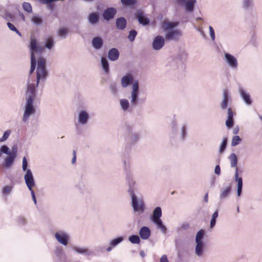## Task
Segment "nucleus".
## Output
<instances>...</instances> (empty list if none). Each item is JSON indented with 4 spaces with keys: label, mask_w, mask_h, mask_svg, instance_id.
Here are the masks:
<instances>
[{
    "label": "nucleus",
    "mask_w": 262,
    "mask_h": 262,
    "mask_svg": "<svg viewBox=\"0 0 262 262\" xmlns=\"http://www.w3.org/2000/svg\"><path fill=\"white\" fill-rule=\"evenodd\" d=\"M136 17L139 23L143 25H147L149 23V19L144 16L141 12H138L136 14Z\"/></svg>",
    "instance_id": "nucleus-27"
},
{
    "label": "nucleus",
    "mask_w": 262,
    "mask_h": 262,
    "mask_svg": "<svg viewBox=\"0 0 262 262\" xmlns=\"http://www.w3.org/2000/svg\"><path fill=\"white\" fill-rule=\"evenodd\" d=\"M110 88L112 93L114 95H116L117 94L118 89H117V84L115 83H111L110 86Z\"/></svg>",
    "instance_id": "nucleus-50"
},
{
    "label": "nucleus",
    "mask_w": 262,
    "mask_h": 262,
    "mask_svg": "<svg viewBox=\"0 0 262 262\" xmlns=\"http://www.w3.org/2000/svg\"><path fill=\"white\" fill-rule=\"evenodd\" d=\"M134 77L131 74H127L123 76L121 79V84L122 88H127L130 83H134Z\"/></svg>",
    "instance_id": "nucleus-18"
},
{
    "label": "nucleus",
    "mask_w": 262,
    "mask_h": 262,
    "mask_svg": "<svg viewBox=\"0 0 262 262\" xmlns=\"http://www.w3.org/2000/svg\"><path fill=\"white\" fill-rule=\"evenodd\" d=\"M48 76V72L46 68V60L43 57H39L37 59V66L36 68V79L35 80L31 79L29 76L27 82L29 79L33 81L35 85V90L38 85L39 83L43 84L47 79Z\"/></svg>",
    "instance_id": "nucleus-3"
},
{
    "label": "nucleus",
    "mask_w": 262,
    "mask_h": 262,
    "mask_svg": "<svg viewBox=\"0 0 262 262\" xmlns=\"http://www.w3.org/2000/svg\"><path fill=\"white\" fill-rule=\"evenodd\" d=\"M254 6L253 0H242V7L245 10L252 9Z\"/></svg>",
    "instance_id": "nucleus-28"
},
{
    "label": "nucleus",
    "mask_w": 262,
    "mask_h": 262,
    "mask_svg": "<svg viewBox=\"0 0 262 262\" xmlns=\"http://www.w3.org/2000/svg\"><path fill=\"white\" fill-rule=\"evenodd\" d=\"M137 31L135 30H132L129 31V35L128 36V38L130 41H133L134 40L136 35H137Z\"/></svg>",
    "instance_id": "nucleus-48"
},
{
    "label": "nucleus",
    "mask_w": 262,
    "mask_h": 262,
    "mask_svg": "<svg viewBox=\"0 0 262 262\" xmlns=\"http://www.w3.org/2000/svg\"><path fill=\"white\" fill-rule=\"evenodd\" d=\"M239 92L242 99L246 103V104L248 105H251L252 101L251 99L250 94L243 89H240L239 90Z\"/></svg>",
    "instance_id": "nucleus-21"
},
{
    "label": "nucleus",
    "mask_w": 262,
    "mask_h": 262,
    "mask_svg": "<svg viewBox=\"0 0 262 262\" xmlns=\"http://www.w3.org/2000/svg\"><path fill=\"white\" fill-rule=\"evenodd\" d=\"M129 241L134 244H138L140 243V238L138 235H132L130 236L128 238Z\"/></svg>",
    "instance_id": "nucleus-42"
},
{
    "label": "nucleus",
    "mask_w": 262,
    "mask_h": 262,
    "mask_svg": "<svg viewBox=\"0 0 262 262\" xmlns=\"http://www.w3.org/2000/svg\"><path fill=\"white\" fill-rule=\"evenodd\" d=\"M179 25L178 21L164 20L162 22V28L165 32V38L166 40L177 41L182 36V31L176 28Z\"/></svg>",
    "instance_id": "nucleus-2"
},
{
    "label": "nucleus",
    "mask_w": 262,
    "mask_h": 262,
    "mask_svg": "<svg viewBox=\"0 0 262 262\" xmlns=\"http://www.w3.org/2000/svg\"><path fill=\"white\" fill-rule=\"evenodd\" d=\"M54 46V40L53 37H50L47 39L45 47L49 50H51Z\"/></svg>",
    "instance_id": "nucleus-39"
},
{
    "label": "nucleus",
    "mask_w": 262,
    "mask_h": 262,
    "mask_svg": "<svg viewBox=\"0 0 262 262\" xmlns=\"http://www.w3.org/2000/svg\"><path fill=\"white\" fill-rule=\"evenodd\" d=\"M23 9L28 13L32 12V7L31 5L28 2H24L22 4Z\"/></svg>",
    "instance_id": "nucleus-44"
},
{
    "label": "nucleus",
    "mask_w": 262,
    "mask_h": 262,
    "mask_svg": "<svg viewBox=\"0 0 262 262\" xmlns=\"http://www.w3.org/2000/svg\"><path fill=\"white\" fill-rule=\"evenodd\" d=\"M171 134L175 135L177 134L178 129V121L175 118H173L171 123Z\"/></svg>",
    "instance_id": "nucleus-38"
},
{
    "label": "nucleus",
    "mask_w": 262,
    "mask_h": 262,
    "mask_svg": "<svg viewBox=\"0 0 262 262\" xmlns=\"http://www.w3.org/2000/svg\"><path fill=\"white\" fill-rule=\"evenodd\" d=\"M119 56V52L116 48H112L108 51V58L111 61L117 60Z\"/></svg>",
    "instance_id": "nucleus-23"
},
{
    "label": "nucleus",
    "mask_w": 262,
    "mask_h": 262,
    "mask_svg": "<svg viewBox=\"0 0 262 262\" xmlns=\"http://www.w3.org/2000/svg\"><path fill=\"white\" fill-rule=\"evenodd\" d=\"M24 179L26 184L29 190H33L35 185V180L30 169H28L24 176Z\"/></svg>",
    "instance_id": "nucleus-13"
},
{
    "label": "nucleus",
    "mask_w": 262,
    "mask_h": 262,
    "mask_svg": "<svg viewBox=\"0 0 262 262\" xmlns=\"http://www.w3.org/2000/svg\"><path fill=\"white\" fill-rule=\"evenodd\" d=\"M229 159L230 161L231 167L235 168V172L234 175L235 181L237 182V195L238 197H239L241 195V193L242 192L243 180L242 177H238V169L237 166V158L235 154L232 153L230 155Z\"/></svg>",
    "instance_id": "nucleus-5"
},
{
    "label": "nucleus",
    "mask_w": 262,
    "mask_h": 262,
    "mask_svg": "<svg viewBox=\"0 0 262 262\" xmlns=\"http://www.w3.org/2000/svg\"><path fill=\"white\" fill-rule=\"evenodd\" d=\"M140 255L142 257H144L145 256V253L144 251L141 250L140 252Z\"/></svg>",
    "instance_id": "nucleus-64"
},
{
    "label": "nucleus",
    "mask_w": 262,
    "mask_h": 262,
    "mask_svg": "<svg viewBox=\"0 0 262 262\" xmlns=\"http://www.w3.org/2000/svg\"><path fill=\"white\" fill-rule=\"evenodd\" d=\"M122 4L128 7H133L137 3L136 0H121Z\"/></svg>",
    "instance_id": "nucleus-43"
},
{
    "label": "nucleus",
    "mask_w": 262,
    "mask_h": 262,
    "mask_svg": "<svg viewBox=\"0 0 262 262\" xmlns=\"http://www.w3.org/2000/svg\"><path fill=\"white\" fill-rule=\"evenodd\" d=\"M31 21L36 26H40L43 22L42 17L37 14H34L32 16Z\"/></svg>",
    "instance_id": "nucleus-32"
},
{
    "label": "nucleus",
    "mask_w": 262,
    "mask_h": 262,
    "mask_svg": "<svg viewBox=\"0 0 262 262\" xmlns=\"http://www.w3.org/2000/svg\"><path fill=\"white\" fill-rule=\"evenodd\" d=\"M38 2L42 4H51V0H36Z\"/></svg>",
    "instance_id": "nucleus-60"
},
{
    "label": "nucleus",
    "mask_w": 262,
    "mask_h": 262,
    "mask_svg": "<svg viewBox=\"0 0 262 262\" xmlns=\"http://www.w3.org/2000/svg\"><path fill=\"white\" fill-rule=\"evenodd\" d=\"M129 163L127 162L126 161L124 162V168L126 172V180L129 186L128 192L129 193V190L132 189L134 191V187L136 185V182L133 179V177L130 172L128 171L129 168Z\"/></svg>",
    "instance_id": "nucleus-11"
},
{
    "label": "nucleus",
    "mask_w": 262,
    "mask_h": 262,
    "mask_svg": "<svg viewBox=\"0 0 262 262\" xmlns=\"http://www.w3.org/2000/svg\"><path fill=\"white\" fill-rule=\"evenodd\" d=\"M157 226L158 228L160 229L163 233H165L166 231V227L163 224L161 219L156 220L152 221Z\"/></svg>",
    "instance_id": "nucleus-36"
},
{
    "label": "nucleus",
    "mask_w": 262,
    "mask_h": 262,
    "mask_svg": "<svg viewBox=\"0 0 262 262\" xmlns=\"http://www.w3.org/2000/svg\"><path fill=\"white\" fill-rule=\"evenodd\" d=\"M162 216V210L160 207H157L153 211L152 221L160 219Z\"/></svg>",
    "instance_id": "nucleus-33"
},
{
    "label": "nucleus",
    "mask_w": 262,
    "mask_h": 262,
    "mask_svg": "<svg viewBox=\"0 0 262 262\" xmlns=\"http://www.w3.org/2000/svg\"><path fill=\"white\" fill-rule=\"evenodd\" d=\"M231 191V186H228L227 187H224L222 188L220 192V200H223L227 198L230 194Z\"/></svg>",
    "instance_id": "nucleus-24"
},
{
    "label": "nucleus",
    "mask_w": 262,
    "mask_h": 262,
    "mask_svg": "<svg viewBox=\"0 0 262 262\" xmlns=\"http://www.w3.org/2000/svg\"><path fill=\"white\" fill-rule=\"evenodd\" d=\"M209 31L211 40L214 41L215 40V33L213 28L211 26H209Z\"/></svg>",
    "instance_id": "nucleus-53"
},
{
    "label": "nucleus",
    "mask_w": 262,
    "mask_h": 262,
    "mask_svg": "<svg viewBox=\"0 0 262 262\" xmlns=\"http://www.w3.org/2000/svg\"><path fill=\"white\" fill-rule=\"evenodd\" d=\"M204 200V201L206 203H207L208 202V193H206L205 194Z\"/></svg>",
    "instance_id": "nucleus-62"
},
{
    "label": "nucleus",
    "mask_w": 262,
    "mask_h": 262,
    "mask_svg": "<svg viewBox=\"0 0 262 262\" xmlns=\"http://www.w3.org/2000/svg\"><path fill=\"white\" fill-rule=\"evenodd\" d=\"M227 144V139L225 138L223 139L220 147H226Z\"/></svg>",
    "instance_id": "nucleus-57"
},
{
    "label": "nucleus",
    "mask_w": 262,
    "mask_h": 262,
    "mask_svg": "<svg viewBox=\"0 0 262 262\" xmlns=\"http://www.w3.org/2000/svg\"><path fill=\"white\" fill-rule=\"evenodd\" d=\"M214 173L218 176L221 174V168L219 165L215 166L214 169Z\"/></svg>",
    "instance_id": "nucleus-55"
},
{
    "label": "nucleus",
    "mask_w": 262,
    "mask_h": 262,
    "mask_svg": "<svg viewBox=\"0 0 262 262\" xmlns=\"http://www.w3.org/2000/svg\"><path fill=\"white\" fill-rule=\"evenodd\" d=\"M160 262H168L167 257L166 255H163L160 258Z\"/></svg>",
    "instance_id": "nucleus-59"
},
{
    "label": "nucleus",
    "mask_w": 262,
    "mask_h": 262,
    "mask_svg": "<svg viewBox=\"0 0 262 262\" xmlns=\"http://www.w3.org/2000/svg\"><path fill=\"white\" fill-rule=\"evenodd\" d=\"M218 217V212L215 211L212 215L211 220L210 221V227L212 228L215 225L216 219Z\"/></svg>",
    "instance_id": "nucleus-45"
},
{
    "label": "nucleus",
    "mask_w": 262,
    "mask_h": 262,
    "mask_svg": "<svg viewBox=\"0 0 262 262\" xmlns=\"http://www.w3.org/2000/svg\"><path fill=\"white\" fill-rule=\"evenodd\" d=\"M90 119L89 113L85 110H80L78 114V121L79 124L86 125Z\"/></svg>",
    "instance_id": "nucleus-17"
},
{
    "label": "nucleus",
    "mask_w": 262,
    "mask_h": 262,
    "mask_svg": "<svg viewBox=\"0 0 262 262\" xmlns=\"http://www.w3.org/2000/svg\"><path fill=\"white\" fill-rule=\"evenodd\" d=\"M3 150V152L8 155L4 161L5 167L9 168L14 163L16 156V148H1Z\"/></svg>",
    "instance_id": "nucleus-7"
},
{
    "label": "nucleus",
    "mask_w": 262,
    "mask_h": 262,
    "mask_svg": "<svg viewBox=\"0 0 262 262\" xmlns=\"http://www.w3.org/2000/svg\"><path fill=\"white\" fill-rule=\"evenodd\" d=\"M204 244L202 243H196V246L195 248V254L199 257H202L203 255L204 251Z\"/></svg>",
    "instance_id": "nucleus-29"
},
{
    "label": "nucleus",
    "mask_w": 262,
    "mask_h": 262,
    "mask_svg": "<svg viewBox=\"0 0 262 262\" xmlns=\"http://www.w3.org/2000/svg\"><path fill=\"white\" fill-rule=\"evenodd\" d=\"M227 114L228 117L226 121V125L228 128H231L233 125V112L230 107L227 109Z\"/></svg>",
    "instance_id": "nucleus-22"
},
{
    "label": "nucleus",
    "mask_w": 262,
    "mask_h": 262,
    "mask_svg": "<svg viewBox=\"0 0 262 262\" xmlns=\"http://www.w3.org/2000/svg\"><path fill=\"white\" fill-rule=\"evenodd\" d=\"M117 28L119 30H123L126 26V20L124 17H120L118 18L116 21Z\"/></svg>",
    "instance_id": "nucleus-25"
},
{
    "label": "nucleus",
    "mask_w": 262,
    "mask_h": 262,
    "mask_svg": "<svg viewBox=\"0 0 262 262\" xmlns=\"http://www.w3.org/2000/svg\"><path fill=\"white\" fill-rule=\"evenodd\" d=\"M204 234V231L203 230H201L198 232L195 236V243H202L203 238Z\"/></svg>",
    "instance_id": "nucleus-40"
},
{
    "label": "nucleus",
    "mask_w": 262,
    "mask_h": 262,
    "mask_svg": "<svg viewBox=\"0 0 262 262\" xmlns=\"http://www.w3.org/2000/svg\"><path fill=\"white\" fill-rule=\"evenodd\" d=\"M29 49L31 52V68L30 74H31L35 69L37 59L39 58L40 55L43 51V47L39 46L35 38L31 36Z\"/></svg>",
    "instance_id": "nucleus-4"
},
{
    "label": "nucleus",
    "mask_w": 262,
    "mask_h": 262,
    "mask_svg": "<svg viewBox=\"0 0 262 262\" xmlns=\"http://www.w3.org/2000/svg\"><path fill=\"white\" fill-rule=\"evenodd\" d=\"M27 166H28V162L27 161V159L25 157H24L23 159V165H22V168L23 171H26L27 169Z\"/></svg>",
    "instance_id": "nucleus-54"
},
{
    "label": "nucleus",
    "mask_w": 262,
    "mask_h": 262,
    "mask_svg": "<svg viewBox=\"0 0 262 262\" xmlns=\"http://www.w3.org/2000/svg\"><path fill=\"white\" fill-rule=\"evenodd\" d=\"M241 140V138L238 136H235L233 137L231 142V146H235L238 144L239 141Z\"/></svg>",
    "instance_id": "nucleus-49"
},
{
    "label": "nucleus",
    "mask_w": 262,
    "mask_h": 262,
    "mask_svg": "<svg viewBox=\"0 0 262 262\" xmlns=\"http://www.w3.org/2000/svg\"><path fill=\"white\" fill-rule=\"evenodd\" d=\"M187 57V54L185 51H181L177 55L176 59L183 63L186 61Z\"/></svg>",
    "instance_id": "nucleus-35"
},
{
    "label": "nucleus",
    "mask_w": 262,
    "mask_h": 262,
    "mask_svg": "<svg viewBox=\"0 0 262 262\" xmlns=\"http://www.w3.org/2000/svg\"><path fill=\"white\" fill-rule=\"evenodd\" d=\"M73 249L76 253L89 256L93 254V252L86 247H81L78 246H74Z\"/></svg>",
    "instance_id": "nucleus-20"
},
{
    "label": "nucleus",
    "mask_w": 262,
    "mask_h": 262,
    "mask_svg": "<svg viewBox=\"0 0 262 262\" xmlns=\"http://www.w3.org/2000/svg\"><path fill=\"white\" fill-rule=\"evenodd\" d=\"M117 9L114 7H109L105 9L102 14L104 20L109 21L115 17L117 13Z\"/></svg>",
    "instance_id": "nucleus-15"
},
{
    "label": "nucleus",
    "mask_w": 262,
    "mask_h": 262,
    "mask_svg": "<svg viewBox=\"0 0 262 262\" xmlns=\"http://www.w3.org/2000/svg\"><path fill=\"white\" fill-rule=\"evenodd\" d=\"M55 237L58 243L64 246L68 245L70 239V236L68 233L62 230L57 231L55 233Z\"/></svg>",
    "instance_id": "nucleus-10"
},
{
    "label": "nucleus",
    "mask_w": 262,
    "mask_h": 262,
    "mask_svg": "<svg viewBox=\"0 0 262 262\" xmlns=\"http://www.w3.org/2000/svg\"><path fill=\"white\" fill-rule=\"evenodd\" d=\"M174 2L177 5L183 7L186 12L192 13L196 0H174Z\"/></svg>",
    "instance_id": "nucleus-9"
},
{
    "label": "nucleus",
    "mask_w": 262,
    "mask_h": 262,
    "mask_svg": "<svg viewBox=\"0 0 262 262\" xmlns=\"http://www.w3.org/2000/svg\"><path fill=\"white\" fill-rule=\"evenodd\" d=\"M11 133V131L10 130H6L2 136V137L0 138V142H3L5 141L10 136Z\"/></svg>",
    "instance_id": "nucleus-47"
},
{
    "label": "nucleus",
    "mask_w": 262,
    "mask_h": 262,
    "mask_svg": "<svg viewBox=\"0 0 262 262\" xmlns=\"http://www.w3.org/2000/svg\"><path fill=\"white\" fill-rule=\"evenodd\" d=\"M165 38L160 35L155 37L152 42V48L154 50H161L165 44Z\"/></svg>",
    "instance_id": "nucleus-14"
},
{
    "label": "nucleus",
    "mask_w": 262,
    "mask_h": 262,
    "mask_svg": "<svg viewBox=\"0 0 262 262\" xmlns=\"http://www.w3.org/2000/svg\"><path fill=\"white\" fill-rule=\"evenodd\" d=\"M139 81L137 80H136L132 84L130 96L129 97L132 105L133 106H136L137 105L139 94Z\"/></svg>",
    "instance_id": "nucleus-8"
},
{
    "label": "nucleus",
    "mask_w": 262,
    "mask_h": 262,
    "mask_svg": "<svg viewBox=\"0 0 262 262\" xmlns=\"http://www.w3.org/2000/svg\"><path fill=\"white\" fill-rule=\"evenodd\" d=\"M19 222L22 224H25L26 223V220L23 217H20Z\"/></svg>",
    "instance_id": "nucleus-63"
},
{
    "label": "nucleus",
    "mask_w": 262,
    "mask_h": 262,
    "mask_svg": "<svg viewBox=\"0 0 262 262\" xmlns=\"http://www.w3.org/2000/svg\"><path fill=\"white\" fill-rule=\"evenodd\" d=\"M230 98L228 91L226 89L224 90L223 92V99L220 103V107L222 111L228 109V103L230 100Z\"/></svg>",
    "instance_id": "nucleus-16"
},
{
    "label": "nucleus",
    "mask_w": 262,
    "mask_h": 262,
    "mask_svg": "<svg viewBox=\"0 0 262 262\" xmlns=\"http://www.w3.org/2000/svg\"><path fill=\"white\" fill-rule=\"evenodd\" d=\"M224 59L228 66L233 70H236L238 62L236 58L228 53H225Z\"/></svg>",
    "instance_id": "nucleus-12"
},
{
    "label": "nucleus",
    "mask_w": 262,
    "mask_h": 262,
    "mask_svg": "<svg viewBox=\"0 0 262 262\" xmlns=\"http://www.w3.org/2000/svg\"><path fill=\"white\" fill-rule=\"evenodd\" d=\"M139 234L140 237H141L142 239L146 240L150 237L151 231L148 227L146 226H143L140 228Z\"/></svg>",
    "instance_id": "nucleus-19"
},
{
    "label": "nucleus",
    "mask_w": 262,
    "mask_h": 262,
    "mask_svg": "<svg viewBox=\"0 0 262 262\" xmlns=\"http://www.w3.org/2000/svg\"><path fill=\"white\" fill-rule=\"evenodd\" d=\"M140 138L139 135L137 133H134L131 135V140L133 142H137Z\"/></svg>",
    "instance_id": "nucleus-52"
},
{
    "label": "nucleus",
    "mask_w": 262,
    "mask_h": 262,
    "mask_svg": "<svg viewBox=\"0 0 262 262\" xmlns=\"http://www.w3.org/2000/svg\"><path fill=\"white\" fill-rule=\"evenodd\" d=\"M35 97V85L33 81L29 79L28 82H27L26 102L22 118V121L24 122L27 121L29 117L35 112V108L33 105Z\"/></svg>",
    "instance_id": "nucleus-1"
},
{
    "label": "nucleus",
    "mask_w": 262,
    "mask_h": 262,
    "mask_svg": "<svg viewBox=\"0 0 262 262\" xmlns=\"http://www.w3.org/2000/svg\"><path fill=\"white\" fill-rule=\"evenodd\" d=\"M129 194L132 199V206L135 212L138 214L143 213L145 209V205L142 199H138L132 189L129 190Z\"/></svg>",
    "instance_id": "nucleus-6"
},
{
    "label": "nucleus",
    "mask_w": 262,
    "mask_h": 262,
    "mask_svg": "<svg viewBox=\"0 0 262 262\" xmlns=\"http://www.w3.org/2000/svg\"><path fill=\"white\" fill-rule=\"evenodd\" d=\"M123 240V238L121 236L118 237L115 239H112L110 242V245L112 247H115L118 244L120 243Z\"/></svg>",
    "instance_id": "nucleus-46"
},
{
    "label": "nucleus",
    "mask_w": 262,
    "mask_h": 262,
    "mask_svg": "<svg viewBox=\"0 0 262 262\" xmlns=\"http://www.w3.org/2000/svg\"><path fill=\"white\" fill-rule=\"evenodd\" d=\"M7 25L10 30L13 31H17V29L16 28V27L11 23L8 22L7 23Z\"/></svg>",
    "instance_id": "nucleus-56"
},
{
    "label": "nucleus",
    "mask_w": 262,
    "mask_h": 262,
    "mask_svg": "<svg viewBox=\"0 0 262 262\" xmlns=\"http://www.w3.org/2000/svg\"><path fill=\"white\" fill-rule=\"evenodd\" d=\"M12 189H13L12 186H5L4 187H3V188L2 189L3 194L5 196H7L9 195L11 193V192L12 190Z\"/></svg>",
    "instance_id": "nucleus-41"
},
{
    "label": "nucleus",
    "mask_w": 262,
    "mask_h": 262,
    "mask_svg": "<svg viewBox=\"0 0 262 262\" xmlns=\"http://www.w3.org/2000/svg\"><path fill=\"white\" fill-rule=\"evenodd\" d=\"M186 135V126L183 124L181 129V139L184 140Z\"/></svg>",
    "instance_id": "nucleus-51"
},
{
    "label": "nucleus",
    "mask_w": 262,
    "mask_h": 262,
    "mask_svg": "<svg viewBox=\"0 0 262 262\" xmlns=\"http://www.w3.org/2000/svg\"><path fill=\"white\" fill-rule=\"evenodd\" d=\"M30 191L31 192V196H32V200H33L34 204H36L37 201H36V197H35L34 191L33 190H30Z\"/></svg>",
    "instance_id": "nucleus-58"
},
{
    "label": "nucleus",
    "mask_w": 262,
    "mask_h": 262,
    "mask_svg": "<svg viewBox=\"0 0 262 262\" xmlns=\"http://www.w3.org/2000/svg\"><path fill=\"white\" fill-rule=\"evenodd\" d=\"M93 47L96 50H99L103 45V40L100 37H94L92 41Z\"/></svg>",
    "instance_id": "nucleus-26"
},
{
    "label": "nucleus",
    "mask_w": 262,
    "mask_h": 262,
    "mask_svg": "<svg viewBox=\"0 0 262 262\" xmlns=\"http://www.w3.org/2000/svg\"><path fill=\"white\" fill-rule=\"evenodd\" d=\"M120 105L124 112L129 111L130 104L126 99H121L119 101Z\"/></svg>",
    "instance_id": "nucleus-30"
},
{
    "label": "nucleus",
    "mask_w": 262,
    "mask_h": 262,
    "mask_svg": "<svg viewBox=\"0 0 262 262\" xmlns=\"http://www.w3.org/2000/svg\"><path fill=\"white\" fill-rule=\"evenodd\" d=\"M73 157L72 160V164H74L76 160V151L75 150L73 151Z\"/></svg>",
    "instance_id": "nucleus-61"
},
{
    "label": "nucleus",
    "mask_w": 262,
    "mask_h": 262,
    "mask_svg": "<svg viewBox=\"0 0 262 262\" xmlns=\"http://www.w3.org/2000/svg\"><path fill=\"white\" fill-rule=\"evenodd\" d=\"M88 21L92 25H96L98 20V15L96 13H91L88 16Z\"/></svg>",
    "instance_id": "nucleus-31"
},
{
    "label": "nucleus",
    "mask_w": 262,
    "mask_h": 262,
    "mask_svg": "<svg viewBox=\"0 0 262 262\" xmlns=\"http://www.w3.org/2000/svg\"><path fill=\"white\" fill-rule=\"evenodd\" d=\"M69 30L67 28L64 27L59 28L57 31L58 36L62 39H64L67 37Z\"/></svg>",
    "instance_id": "nucleus-34"
},
{
    "label": "nucleus",
    "mask_w": 262,
    "mask_h": 262,
    "mask_svg": "<svg viewBox=\"0 0 262 262\" xmlns=\"http://www.w3.org/2000/svg\"><path fill=\"white\" fill-rule=\"evenodd\" d=\"M101 63L104 72L107 74L109 72V64L107 60L105 57H102Z\"/></svg>",
    "instance_id": "nucleus-37"
}]
</instances>
